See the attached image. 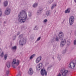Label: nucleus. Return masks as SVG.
<instances>
[{"mask_svg": "<svg viewBox=\"0 0 76 76\" xmlns=\"http://www.w3.org/2000/svg\"><path fill=\"white\" fill-rule=\"evenodd\" d=\"M27 19V13L24 10L21 11L18 15V19L19 22L24 23Z\"/></svg>", "mask_w": 76, "mask_h": 76, "instance_id": "nucleus-1", "label": "nucleus"}, {"mask_svg": "<svg viewBox=\"0 0 76 76\" xmlns=\"http://www.w3.org/2000/svg\"><path fill=\"white\" fill-rule=\"evenodd\" d=\"M22 37H23V35L22 34L19 36V38L20 39V41L19 44L21 45H24V44H26V39L22 38Z\"/></svg>", "mask_w": 76, "mask_h": 76, "instance_id": "nucleus-2", "label": "nucleus"}, {"mask_svg": "<svg viewBox=\"0 0 76 76\" xmlns=\"http://www.w3.org/2000/svg\"><path fill=\"white\" fill-rule=\"evenodd\" d=\"M19 60H18L16 61V59H14L13 60L12 62V66L13 68H16V66L15 64H16V66H18L19 64Z\"/></svg>", "mask_w": 76, "mask_h": 76, "instance_id": "nucleus-3", "label": "nucleus"}, {"mask_svg": "<svg viewBox=\"0 0 76 76\" xmlns=\"http://www.w3.org/2000/svg\"><path fill=\"white\" fill-rule=\"evenodd\" d=\"M75 21V18L74 16H71L69 19V22L70 25H73Z\"/></svg>", "mask_w": 76, "mask_h": 76, "instance_id": "nucleus-4", "label": "nucleus"}, {"mask_svg": "<svg viewBox=\"0 0 76 76\" xmlns=\"http://www.w3.org/2000/svg\"><path fill=\"white\" fill-rule=\"evenodd\" d=\"M61 73L62 75L63 76H66L68 73V71L65 70L64 69L61 70Z\"/></svg>", "mask_w": 76, "mask_h": 76, "instance_id": "nucleus-5", "label": "nucleus"}, {"mask_svg": "<svg viewBox=\"0 0 76 76\" xmlns=\"http://www.w3.org/2000/svg\"><path fill=\"white\" fill-rule=\"evenodd\" d=\"M40 73L42 76H44V75H45V76H47V71H46L45 69L44 68L42 69L41 70Z\"/></svg>", "mask_w": 76, "mask_h": 76, "instance_id": "nucleus-6", "label": "nucleus"}, {"mask_svg": "<svg viewBox=\"0 0 76 76\" xmlns=\"http://www.w3.org/2000/svg\"><path fill=\"white\" fill-rule=\"evenodd\" d=\"M43 65V64H42V63H39L37 66V70H39L42 68Z\"/></svg>", "mask_w": 76, "mask_h": 76, "instance_id": "nucleus-7", "label": "nucleus"}, {"mask_svg": "<svg viewBox=\"0 0 76 76\" xmlns=\"http://www.w3.org/2000/svg\"><path fill=\"white\" fill-rule=\"evenodd\" d=\"M43 11V9L41 7L39 8L37 12V15H41Z\"/></svg>", "mask_w": 76, "mask_h": 76, "instance_id": "nucleus-8", "label": "nucleus"}, {"mask_svg": "<svg viewBox=\"0 0 76 76\" xmlns=\"http://www.w3.org/2000/svg\"><path fill=\"white\" fill-rule=\"evenodd\" d=\"M69 67L70 69H74L75 67V63L73 62H71L69 65Z\"/></svg>", "mask_w": 76, "mask_h": 76, "instance_id": "nucleus-9", "label": "nucleus"}, {"mask_svg": "<svg viewBox=\"0 0 76 76\" xmlns=\"http://www.w3.org/2000/svg\"><path fill=\"white\" fill-rule=\"evenodd\" d=\"M10 9L9 8H7L5 12V13L7 15H8L10 14Z\"/></svg>", "mask_w": 76, "mask_h": 76, "instance_id": "nucleus-10", "label": "nucleus"}, {"mask_svg": "<svg viewBox=\"0 0 76 76\" xmlns=\"http://www.w3.org/2000/svg\"><path fill=\"white\" fill-rule=\"evenodd\" d=\"M66 39H64V40L61 41L60 45L61 47H63V46H64L65 44H66Z\"/></svg>", "mask_w": 76, "mask_h": 76, "instance_id": "nucleus-11", "label": "nucleus"}, {"mask_svg": "<svg viewBox=\"0 0 76 76\" xmlns=\"http://www.w3.org/2000/svg\"><path fill=\"white\" fill-rule=\"evenodd\" d=\"M59 37L60 39H63V38L64 37L63 33L60 32L59 34Z\"/></svg>", "mask_w": 76, "mask_h": 76, "instance_id": "nucleus-12", "label": "nucleus"}, {"mask_svg": "<svg viewBox=\"0 0 76 76\" xmlns=\"http://www.w3.org/2000/svg\"><path fill=\"white\" fill-rule=\"evenodd\" d=\"M33 73H34V70L32 68H29L28 72V74L30 75H32Z\"/></svg>", "mask_w": 76, "mask_h": 76, "instance_id": "nucleus-13", "label": "nucleus"}, {"mask_svg": "<svg viewBox=\"0 0 76 76\" xmlns=\"http://www.w3.org/2000/svg\"><path fill=\"white\" fill-rule=\"evenodd\" d=\"M42 57L41 56H39L36 59V63H39V62L41 60Z\"/></svg>", "mask_w": 76, "mask_h": 76, "instance_id": "nucleus-14", "label": "nucleus"}, {"mask_svg": "<svg viewBox=\"0 0 76 76\" xmlns=\"http://www.w3.org/2000/svg\"><path fill=\"white\" fill-rule=\"evenodd\" d=\"M71 10V8H68L65 11V13H69L70 12V10Z\"/></svg>", "mask_w": 76, "mask_h": 76, "instance_id": "nucleus-15", "label": "nucleus"}, {"mask_svg": "<svg viewBox=\"0 0 76 76\" xmlns=\"http://www.w3.org/2000/svg\"><path fill=\"white\" fill-rule=\"evenodd\" d=\"M46 15L47 16H49L51 15V13H50V10H48L47 11Z\"/></svg>", "mask_w": 76, "mask_h": 76, "instance_id": "nucleus-16", "label": "nucleus"}, {"mask_svg": "<svg viewBox=\"0 0 76 76\" xmlns=\"http://www.w3.org/2000/svg\"><path fill=\"white\" fill-rule=\"evenodd\" d=\"M11 49L13 51L15 52L16 50V49H17V47L16 46L12 47L11 48Z\"/></svg>", "mask_w": 76, "mask_h": 76, "instance_id": "nucleus-17", "label": "nucleus"}, {"mask_svg": "<svg viewBox=\"0 0 76 76\" xmlns=\"http://www.w3.org/2000/svg\"><path fill=\"white\" fill-rule=\"evenodd\" d=\"M3 4L4 7H6L8 5V1H4L3 3Z\"/></svg>", "mask_w": 76, "mask_h": 76, "instance_id": "nucleus-18", "label": "nucleus"}, {"mask_svg": "<svg viewBox=\"0 0 76 76\" xmlns=\"http://www.w3.org/2000/svg\"><path fill=\"white\" fill-rule=\"evenodd\" d=\"M6 66L8 68H10V62H7L6 64Z\"/></svg>", "mask_w": 76, "mask_h": 76, "instance_id": "nucleus-19", "label": "nucleus"}, {"mask_svg": "<svg viewBox=\"0 0 76 76\" xmlns=\"http://www.w3.org/2000/svg\"><path fill=\"white\" fill-rule=\"evenodd\" d=\"M38 3H35L33 4V7L34 8H36L38 6Z\"/></svg>", "mask_w": 76, "mask_h": 76, "instance_id": "nucleus-20", "label": "nucleus"}, {"mask_svg": "<svg viewBox=\"0 0 76 76\" xmlns=\"http://www.w3.org/2000/svg\"><path fill=\"white\" fill-rule=\"evenodd\" d=\"M72 41L71 40L69 39L67 41V45H70V43H71Z\"/></svg>", "mask_w": 76, "mask_h": 76, "instance_id": "nucleus-21", "label": "nucleus"}, {"mask_svg": "<svg viewBox=\"0 0 76 76\" xmlns=\"http://www.w3.org/2000/svg\"><path fill=\"white\" fill-rule=\"evenodd\" d=\"M7 56H8V55L7 54H5L4 56V59L5 60H6L7 59Z\"/></svg>", "mask_w": 76, "mask_h": 76, "instance_id": "nucleus-22", "label": "nucleus"}, {"mask_svg": "<svg viewBox=\"0 0 76 76\" xmlns=\"http://www.w3.org/2000/svg\"><path fill=\"white\" fill-rule=\"evenodd\" d=\"M28 16L30 18H31V17L32 16V12L31 11H29L28 12Z\"/></svg>", "mask_w": 76, "mask_h": 76, "instance_id": "nucleus-23", "label": "nucleus"}, {"mask_svg": "<svg viewBox=\"0 0 76 76\" xmlns=\"http://www.w3.org/2000/svg\"><path fill=\"white\" fill-rule=\"evenodd\" d=\"M53 1L54 0H49L48 2V3L49 4H51L52 3H53Z\"/></svg>", "mask_w": 76, "mask_h": 76, "instance_id": "nucleus-24", "label": "nucleus"}, {"mask_svg": "<svg viewBox=\"0 0 76 76\" xmlns=\"http://www.w3.org/2000/svg\"><path fill=\"white\" fill-rule=\"evenodd\" d=\"M35 54H33L30 56V60H31V59H32V58H34V57H35Z\"/></svg>", "mask_w": 76, "mask_h": 76, "instance_id": "nucleus-25", "label": "nucleus"}, {"mask_svg": "<svg viewBox=\"0 0 76 76\" xmlns=\"http://www.w3.org/2000/svg\"><path fill=\"white\" fill-rule=\"evenodd\" d=\"M56 6H57V5L56 4H53L51 7V9H54V8L55 7H56Z\"/></svg>", "mask_w": 76, "mask_h": 76, "instance_id": "nucleus-26", "label": "nucleus"}, {"mask_svg": "<svg viewBox=\"0 0 76 76\" xmlns=\"http://www.w3.org/2000/svg\"><path fill=\"white\" fill-rule=\"evenodd\" d=\"M5 71H6V74L7 75H9V70H7L6 69H5Z\"/></svg>", "mask_w": 76, "mask_h": 76, "instance_id": "nucleus-27", "label": "nucleus"}, {"mask_svg": "<svg viewBox=\"0 0 76 76\" xmlns=\"http://www.w3.org/2000/svg\"><path fill=\"white\" fill-rule=\"evenodd\" d=\"M57 58L59 60H60L61 58V56L60 55H58L57 56Z\"/></svg>", "mask_w": 76, "mask_h": 76, "instance_id": "nucleus-28", "label": "nucleus"}, {"mask_svg": "<svg viewBox=\"0 0 76 76\" xmlns=\"http://www.w3.org/2000/svg\"><path fill=\"white\" fill-rule=\"evenodd\" d=\"M51 42L52 43H53V42H56V40L55 39V38H54L53 39H52L51 40Z\"/></svg>", "mask_w": 76, "mask_h": 76, "instance_id": "nucleus-29", "label": "nucleus"}, {"mask_svg": "<svg viewBox=\"0 0 76 76\" xmlns=\"http://www.w3.org/2000/svg\"><path fill=\"white\" fill-rule=\"evenodd\" d=\"M34 30H38V26H35L34 28Z\"/></svg>", "mask_w": 76, "mask_h": 76, "instance_id": "nucleus-30", "label": "nucleus"}, {"mask_svg": "<svg viewBox=\"0 0 76 76\" xmlns=\"http://www.w3.org/2000/svg\"><path fill=\"white\" fill-rule=\"evenodd\" d=\"M48 21V20H47V19H45L43 21V23H46V22H47Z\"/></svg>", "mask_w": 76, "mask_h": 76, "instance_id": "nucleus-31", "label": "nucleus"}, {"mask_svg": "<svg viewBox=\"0 0 76 76\" xmlns=\"http://www.w3.org/2000/svg\"><path fill=\"white\" fill-rule=\"evenodd\" d=\"M55 39L56 41H57V42H58V41H59V39H58V38L57 37H56V38H55Z\"/></svg>", "mask_w": 76, "mask_h": 76, "instance_id": "nucleus-32", "label": "nucleus"}, {"mask_svg": "<svg viewBox=\"0 0 76 76\" xmlns=\"http://www.w3.org/2000/svg\"><path fill=\"white\" fill-rule=\"evenodd\" d=\"M67 51V50L65 49L63 50L62 52V54H64L66 53V51Z\"/></svg>", "mask_w": 76, "mask_h": 76, "instance_id": "nucleus-33", "label": "nucleus"}, {"mask_svg": "<svg viewBox=\"0 0 76 76\" xmlns=\"http://www.w3.org/2000/svg\"><path fill=\"white\" fill-rule=\"evenodd\" d=\"M3 56H4V52H2L1 54V57H3Z\"/></svg>", "mask_w": 76, "mask_h": 76, "instance_id": "nucleus-34", "label": "nucleus"}, {"mask_svg": "<svg viewBox=\"0 0 76 76\" xmlns=\"http://www.w3.org/2000/svg\"><path fill=\"white\" fill-rule=\"evenodd\" d=\"M16 36H14L13 37L12 39L13 40H15L16 39Z\"/></svg>", "mask_w": 76, "mask_h": 76, "instance_id": "nucleus-35", "label": "nucleus"}, {"mask_svg": "<svg viewBox=\"0 0 76 76\" xmlns=\"http://www.w3.org/2000/svg\"><path fill=\"white\" fill-rule=\"evenodd\" d=\"M2 15V11L0 9V16H1Z\"/></svg>", "mask_w": 76, "mask_h": 76, "instance_id": "nucleus-36", "label": "nucleus"}, {"mask_svg": "<svg viewBox=\"0 0 76 76\" xmlns=\"http://www.w3.org/2000/svg\"><path fill=\"white\" fill-rule=\"evenodd\" d=\"M40 39H41V37H39L37 38V41H39V40Z\"/></svg>", "mask_w": 76, "mask_h": 76, "instance_id": "nucleus-37", "label": "nucleus"}, {"mask_svg": "<svg viewBox=\"0 0 76 76\" xmlns=\"http://www.w3.org/2000/svg\"><path fill=\"white\" fill-rule=\"evenodd\" d=\"M74 45H76V40H75L74 41Z\"/></svg>", "mask_w": 76, "mask_h": 76, "instance_id": "nucleus-38", "label": "nucleus"}, {"mask_svg": "<svg viewBox=\"0 0 76 76\" xmlns=\"http://www.w3.org/2000/svg\"><path fill=\"white\" fill-rule=\"evenodd\" d=\"M57 76H61V74L59 73L57 75Z\"/></svg>", "mask_w": 76, "mask_h": 76, "instance_id": "nucleus-39", "label": "nucleus"}, {"mask_svg": "<svg viewBox=\"0 0 76 76\" xmlns=\"http://www.w3.org/2000/svg\"><path fill=\"white\" fill-rule=\"evenodd\" d=\"M21 76V73H20L18 74L16 76Z\"/></svg>", "mask_w": 76, "mask_h": 76, "instance_id": "nucleus-40", "label": "nucleus"}, {"mask_svg": "<svg viewBox=\"0 0 76 76\" xmlns=\"http://www.w3.org/2000/svg\"><path fill=\"white\" fill-rule=\"evenodd\" d=\"M1 48H0V54H1Z\"/></svg>", "mask_w": 76, "mask_h": 76, "instance_id": "nucleus-41", "label": "nucleus"}, {"mask_svg": "<svg viewBox=\"0 0 76 76\" xmlns=\"http://www.w3.org/2000/svg\"><path fill=\"white\" fill-rule=\"evenodd\" d=\"M19 34H20V32H18V33L17 34V35H19Z\"/></svg>", "mask_w": 76, "mask_h": 76, "instance_id": "nucleus-42", "label": "nucleus"}, {"mask_svg": "<svg viewBox=\"0 0 76 76\" xmlns=\"http://www.w3.org/2000/svg\"><path fill=\"white\" fill-rule=\"evenodd\" d=\"M24 29H26V27H24Z\"/></svg>", "mask_w": 76, "mask_h": 76, "instance_id": "nucleus-43", "label": "nucleus"}, {"mask_svg": "<svg viewBox=\"0 0 76 76\" xmlns=\"http://www.w3.org/2000/svg\"><path fill=\"white\" fill-rule=\"evenodd\" d=\"M74 1L76 3V0H74Z\"/></svg>", "mask_w": 76, "mask_h": 76, "instance_id": "nucleus-44", "label": "nucleus"}, {"mask_svg": "<svg viewBox=\"0 0 76 76\" xmlns=\"http://www.w3.org/2000/svg\"><path fill=\"white\" fill-rule=\"evenodd\" d=\"M37 40H36V41L35 42V43H37Z\"/></svg>", "mask_w": 76, "mask_h": 76, "instance_id": "nucleus-45", "label": "nucleus"}, {"mask_svg": "<svg viewBox=\"0 0 76 76\" xmlns=\"http://www.w3.org/2000/svg\"><path fill=\"white\" fill-rule=\"evenodd\" d=\"M56 12V11H55V12H54V13H55Z\"/></svg>", "mask_w": 76, "mask_h": 76, "instance_id": "nucleus-46", "label": "nucleus"}, {"mask_svg": "<svg viewBox=\"0 0 76 76\" xmlns=\"http://www.w3.org/2000/svg\"><path fill=\"white\" fill-rule=\"evenodd\" d=\"M53 59H54V57H53Z\"/></svg>", "mask_w": 76, "mask_h": 76, "instance_id": "nucleus-47", "label": "nucleus"}, {"mask_svg": "<svg viewBox=\"0 0 76 76\" xmlns=\"http://www.w3.org/2000/svg\"><path fill=\"white\" fill-rule=\"evenodd\" d=\"M0 2H1V1L0 0Z\"/></svg>", "mask_w": 76, "mask_h": 76, "instance_id": "nucleus-48", "label": "nucleus"}, {"mask_svg": "<svg viewBox=\"0 0 76 76\" xmlns=\"http://www.w3.org/2000/svg\"><path fill=\"white\" fill-rule=\"evenodd\" d=\"M4 23H5V22H4Z\"/></svg>", "mask_w": 76, "mask_h": 76, "instance_id": "nucleus-49", "label": "nucleus"}, {"mask_svg": "<svg viewBox=\"0 0 76 76\" xmlns=\"http://www.w3.org/2000/svg\"><path fill=\"white\" fill-rule=\"evenodd\" d=\"M48 68H49V67H48Z\"/></svg>", "mask_w": 76, "mask_h": 76, "instance_id": "nucleus-50", "label": "nucleus"}]
</instances>
